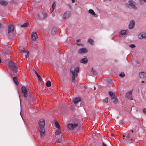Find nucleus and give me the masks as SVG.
<instances>
[{
	"label": "nucleus",
	"instance_id": "nucleus-29",
	"mask_svg": "<svg viewBox=\"0 0 146 146\" xmlns=\"http://www.w3.org/2000/svg\"><path fill=\"white\" fill-rule=\"evenodd\" d=\"M80 101H72L71 103L76 105L77 106V104Z\"/></svg>",
	"mask_w": 146,
	"mask_h": 146
},
{
	"label": "nucleus",
	"instance_id": "nucleus-12",
	"mask_svg": "<svg viewBox=\"0 0 146 146\" xmlns=\"http://www.w3.org/2000/svg\"><path fill=\"white\" fill-rule=\"evenodd\" d=\"M109 93L112 100H117L116 97L115 96L113 92L110 91L109 92Z\"/></svg>",
	"mask_w": 146,
	"mask_h": 146
},
{
	"label": "nucleus",
	"instance_id": "nucleus-22",
	"mask_svg": "<svg viewBox=\"0 0 146 146\" xmlns=\"http://www.w3.org/2000/svg\"><path fill=\"white\" fill-rule=\"evenodd\" d=\"M88 12L91 14L93 16H95L96 15L95 13L94 12V11L92 9H90L88 10Z\"/></svg>",
	"mask_w": 146,
	"mask_h": 146
},
{
	"label": "nucleus",
	"instance_id": "nucleus-37",
	"mask_svg": "<svg viewBox=\"0 0 146 146\" xmlns=\"http://www.w3.org/2000/svg\"><path fill=\"white\" fill-rule=\"evenodd\" d=\"M118 101H111V103L113 104H117L118 103Z\"/></svg>",
	"mask_w": 146,
	"mask_h": 146
},
{
	"label": "nucleus",
	"instance_id": "nucleus-16",
	"mask_svg": "<svg viewBox=\"0 0 146 146\" xmlns=\"http://www.w3.org/2000/svg\"><path fill=\"white\" fill-rule=\"evenodd\" d=\"M135 25V21L133 20H132L130 22L129 24V28L130 29H132Z\"/></svg>",
	"mask_w": 146,
	"mask_h": 146
},
{
	"label": "nucleus",
	"instance_id": "nucleus-27",
	"mask_svg": "<svg viewBox=\"0 0 146 146\" xmlns=\"http://www.w3.org/2000/svg\"><path fill=\"white\" fill-rule=\"evenodd\" d=\"M28 25V24L27 23H25L21 25V27H26Z\"/></svg>",
	"mask_w": 146,
	"mask_h": 146
},
{
	"label": "nucleus",
	"instance_id": "nucleus-14",
	"mask_svg": "<svg viewBox=\"0 0 146 146\" xmlns=\"http://www.w3.org/2000/svg\"><path fill=\"white\" fill-rule=\"evenodd\" d=\"M128 33V31L127 30H123L119 32V34L122 36L127 35Z\"/></svg>",
	"mask_w": 146,
	"mask_h": 146
},
{
	"label": "nucleus",
	"instance_id": "nucleus-52",
	"mask_svg": "<svg viewBox=\"0 0 146 146\" xmlns=\"http://www.w3.org/2000/svg\"><path fill=\"white\" fill-rule=\"evenodd\" d=\"M143 82H143L142 81V83H143Z\"/></svg>",
	"mask_w": 146,
	"mask_h": 146
},
{
	"label": "nucleus",
	"instance_id": "nucleus-21",
	"mask_svg": "<svg viewBox=\"0 0 146 146\" xmlns=\"http://www.w3.org/2000/svg\"><path fill=\"white\" fill-rule=\"evenodd\" d=\"M81 63L84 64H86L88 62V60L87 58H84L81 59L80 60Z\"/></svg>",
	"mask_w": 146,
	"mask_h": 146
},
{
	"label": "nucleus",
	"instance_id": "nucleus-15",
	"mask_svg": "<svg viewBox=\"0 0 146 146\" xmlns=\"http://www.w3.org/2000/svg\"><path fill=\"white\" fill-rule=\"evenodd\" d=\"M139 76L141 78H145L146 77V72H140L139 73Z\"/></svg>",
	"mask_w": 146,
	"mask_h": 146
},
{
	"label": "nucleus",
	"instance_id": "nucleus-10",
	"mask_svg": "<svg viewBox=\"0 0 146 146\" xmlns=\"http://www.w3.org/2000/svg\"><path fill=\"white\" fill-rule=\"evenodd\" d=\"M70 12L69 11H67L63 15V18L65 19H67L68 18L70 14Z\"/></svg>",
	"mask_w": 146,
	"mask_h": 146
},
{
	"label": "nucleus",
	"instance_id": "nucleus-5",
	"mask_svg": "<svg viewBox=\"0 0 146 146\" xmlns=\"http://www.w3.org/2000/svg\"><path fill=\"white\" fill-rule=\"evenodd\" d=\"M21 90L23 96L27 97L28 96V91L25 87L23 86L21 88Z\"/></svg>",
	"mask_w": 146,
	"mask_h": 146
},
{
	"label": "nucleus",
	"instance_id": "nucleus-13",
	"mask_svg": "<svg viewBox=\"0 0 146 146\" xmlns=\"http://www.w3.org/2000/svg\"><path fill=\"white\" fill-rule=\"evenodd\" d=\"M133 130H131V131H128L125 134L126 138H129L131 136H132V137H133V136L132 135L131 133H133Z\"/></svg>",
	"mask_w": 146,
	"mask_h": 146
},
{
	"label": "nucleus",
	"instance_id": "nucleus-39",
	"mask_svg": "<svg viewBox=\"0 0 146 146\" xmlns=\"http://www.w3.org/2000/svg\"><path fill=\"white\" fill-rule=\"evenodd\" d=\"M143 112L144 113L146 114V109L144 108L143 109Z\"/></svg>",
	"mask_w": 146,
	"mask_h": 146
},
{
	"label": "nucleus",
	"instance_id": "nucleus-48",
	"mask_svg": "<svg viewBox=\"0 0 146 146\" xmlns=\"http://www.w3.org/2000/svg\"><path fill=\"white\" fill-rule=\"evenodd\" d=\"M80 41V40H76V41L77 42H79Z\"/></svg>",
	"mask_w": 146,
	"mask_h": 146
},
{
	"label": "nucleus",
	"instance_id": "nucleus-4",
	"mask_svg": "<svg viewBox=\"0 0 146 146\" xmlns=\"http://www.w3.org/2000/svg\"><path fill=\"white\" fill-rule=\"evenodd\" d=\"M9 66L10 69L12 71L15 72H17V67L13 62L11 61L9 62Z\"/></svg>",
	"mask_w": 146,
	"mask_h": 146
},
{
	"label": "nucleus",
	"instance_id": "nucleus-42",
	"mask_svg": "<svg viewBox=\"0 0 146 146\" xmlns=\"http://www.w3.org/2000/svg\"><path fill=\"white\" fill-rule=\"evenodd\" d=\"M102 146H107V145L105 144L104 142L102 143Z\"/></svg>",
	"mask_w": 146,
	"mask_h": 146
},
{
	"label": "nucleus",
	"instance_id": "nucleus-9",
	"mask_svg": "<svg viewBox=\"0 0 146 146\" xmlns=\"http://www.w3.org/2000/svg\"><path fill=\"white\" fill-rule=\"evenodd\" d=\"M38 38V36L35 32L32 33L31 34V38L33 41H35L36 39Z\"/></svg>",
	"mask_w": 146,
	"mask_h": 146
},
{
	"label": "nucleus",
	"instance_id": "nucleus-11",
	"mask_svg": "<svg viewBox=\"0 0 146 146\" xmlns=\"http://www.w3.org/2000/svg\"><path fill=\"white\" fill-rule=\"evenodd\" d=\"M87 52V50L86 48H81L78 50V52L80 54H83Z\"/></svg>",
	"mask_w": 146,
	"mask_h": 146
},
{
	"label": "nucleus",
	"instance_id": "nucleus-23",
	"mask_svg": "<svg viewBox=\"0 0 146 146\" xmlns=\"http://www.w3.org/2000/svg\"><path fill=\"white\" fill-rule=\"evenodd\" d=\"M35 74L38 77V80L39 81H41V78L40 76V75H39L38 74V73H37V72L35 71Z\"/></svg>",
	"mask_w": 146,
	"mask_h": 146
},
{
	"label": "nucleus",
	"instance_id": "nucleus-41",
	"mask_svg": "<svg viewBox=\"0 0 146 146\" xmlns=\"http://www.w3.org/2000/svg\"><path fill=\"white\" fill-rule=\"evenodd\" d=\"M132 140L131 139H127V142H128V141H131Z\"/></svg>",
	"mask_w": 146,
	"mask_h": 146
},
{
	"label": "nucleus",
	"instance_id": "nucleus-33",
	"mask_svg": "<svg viewBox=\"0 0 146 146\" xmlns=\"http://www.w3.org/2000/svg\"><path fill=\"white\" fill-rule=\"evenodd\" d=\"M119 76H120L121 77L123 78L124 77L125 75L124 74L123 72H121V73L120 74Z\"/></svg>",
	"mask_w": 146,
	"mask_h": 146
},
{
	"label": "nucleus",
	"instance_id": "nucleus-30",
	"mask_svg": "<svg viewBox=\"0 0 146 146\" xmlns=\"http://www.w3.org/2000/svg\"><path fill=\"white\" fill-rule=\"evenodd\" d=\"M56 6V3L55 2H54L53 3V4H52V7L53 8V10H54V9H55Z\"/></svg>",
	"mask_w": 146,
	"mask_h": 146
},
{
	"label": "nucleus",
	"instance_id": "nucleus-3",
	"mask_svg": "<svg viewBox=\"0 0 146 146\" xmlns=\"http://www.w3.org/2000/svg\"><path fill=\"white\" fill-rule=\"evenodd\" d=\"M136 5V3L134 2L132 0H129L128 3H125V5L127 7L133 8L134 9H137L135 6Z\"/></svg>",
	"mask_w": 146,
	"mask_h": 146
},
{
	"label": "nucleus",
	"instance_id": "nucleus-25",
	"mask_svg": "<svg viewBox=\"0 0 146 146\" xmlns=\"http://www.w3.org/2000/svg\"><path fill=\"white\" fill-rule=\"evenodd\" d=\"M46 85L47 87H50L51 86V82L49 81H48L46 83Z\"/></svg>",
	"mask_w": 146,
	"mask_h": 146
},
{
	"label": "nucleus",
	"instance_id": "nucleus-36",
	"mask_svg": "<svg viewBox=\"0 0 146 146\" xmlns=\"http://www.w3.org/2000/svg\"><path fill=\"white\" fill-rule=\"evenodd\" d=\"M129 46L131 48H134L135 47V45L133 44L129 45Z\"/></svg>",
	"mask_w": 146,
	"mask_h": 146
},
{
	"label": "nucleus",
	"instance_id": "nucleus-51",
	"mask_svg": "<svg viewBox=\"0 0 146 146\" xmlns=\"http://www.w3.org/2000/svg\"><path fill=\"white\" fill-rule=\"evenodd\" d=\"M1 23H0V27H1Z\"/></svg>",
	"mask_w": 146,
	"mask_h": 146
},
{
	"label": "nucleus",
	"instance_id": "nucleus-35",
	"mask_svg": "<svg viewBox=\"0 0 146 146\" xmlns=\"http://www.w3.org/2000/svg\"><path fill=\"white\" fill-rule=\"evenodd\" d=\"M61 132V131L59 129H57L56 130V132H55L56 134H59Z\"/></svg>",
	"mask_w": 146,
	"mask_h": 146
},
{
	"label": "nucleus",
	"instance_id": "nucleus-8",
	"mask_svg": "<svg viewBox=\"0 0 146 146\" xmlns=\"http://www.w3.org/2000/svg\"><path fill=\"white\" fill-rule=\"evenodd\" d=\"M126 97L129 100H133L132 98V92L131 91L127 92L126 94Z\"/></svg>",
	"mask_w": 146,
	"mask_h": 146
},
{
	"label": "nucleus",
	"instance_id": "nucleus-1",
	"mask_svg": "<svg viewBox=\"0 0 146 146\" xmlns=\"http://www.w3.org/2000/svg\"><path fill=\"white\" fill-rule=\"evenodd\" d=\"M79 71V68L78 67L72 66L70 68V72L72 74V84L74 87V83L75 82V78H77L78 74Z\"/></svg>",
	"mask_w": 146,
	"mask_h": 146
},
{
	"label": "nucleus",
	"instance_id": "nucleus-49",
	"mask_svg": "<svg viewBox=\"0 0 146 146\" xmlns=\"http://www.w3.org/2000/svg\"><path fill=\"white\" fill-rule=\"evenodd\" d=\"M84 88L86 89V86H84Z\"/></svg>",
	"mask_w": 146,
	"mask_h": 146
},
{
	"label": "nucleus",
	"instance_id": "nucleus-40",
	"mask_svg": "<svg viewBox=\"0 0 146 146\" xmlns=\"http://www.w3.org/2000/svg\"><path fill=\"white\" fill-rule=\"evenodd\" d=\"M47 16V15L46 14L44 13V17H42V18H45Z\"/></svg>",
	"mask_w": 146,
	"mask_h": 146
},
{
	"label": "nucleus",
	"instance_id": "nucleus-20",
	"mask_svg": "<svg viewBox=\"0 0 146 146\" xmlns=\"http://www.w3.org/2000/svg\"><path fill=\"white\" fill-rule=\"evenodd\" d=\"M57 28L56 27H54L51 30V33L52 35H54L56 33V31L57 30Z\"/></svg>",
	"mask_w": 146,
	"mask_h": 146
},
{
	"label": "nucleus",
	"instance_id": "nucleus-31",
	"mask_svg": "<svg viewBox=\"0 0 146 146\" xmlns=\"http://www.w3.org/2000/svg\"><path fill=\"white\" fill-rule=\"evenodd\" d=\"M140 3L141 5H143L144 4V2L146 3V0H139Z\"/></svg>",
	"mask_w": 146,
	"mask_h": 146
},
{
	"label": "nucleus",
	"instance_id": "nucleus-32",
	"mask_svg": "<svg viewBox=\"0 0 146 146\" xmlns=\"http://www.w3.org/2000/svg\"><path fill=\"white\" fill-rule=\"evenodd\" d=\"M91 72L93 74H97L96 72L95 71V70L92 68V69L91 70Z\"/></svg>",
	"mask_w": 146,
	"mask_h": 146
},
{
	"label": "nucleus",
	"instance_id": "nucleus-50",
	"mask_svg": "<svg viewBox=\"0 0 146 146\" xmlns=\"http://www.w3.org/2000/svg\"><path fill=\"white\" fill-rule=\"evenodd\" d=\"M111 135L112 136H114V134H111Z\"/></svg>",
	"mask_w": 146,
	"mask_h": 146
},
{
	"label": "nucleus",
	"instance_id": "nucleus-34",
	"mask_svg": "<svg viewBox=\"0 0 146 146\" xmlns=\"http://www.w3.org/2000/svg\"><path fill=\"white\" fill-rule=\"evenodd\" d=\"M73 100H81V99L80 97H78L76 98Z\"/></svg>",
	"mask_w": 146,
	"mask_h": 146
},
{
	"label": "nucleus",
	"instance_id": "nucleus-26",
	"mask_svg": "<svg viewBox=\"0 0 146 146\" xmlns=\"http://www.w3.org/2000/svg\"><path fill=\"white\" fill-rule=\"evenodd\" d=\"M13 80L14 81V82L16 84H18V82L17 81V78L16 77H14L13 79Z\"/></svg>",
	"mask_w": 146,
	"mask_h": 146
},
{
	"label": "nucleus",
	"instance_id": "nucleus-38",
	"mask_svg": "<svg viewBox=\"0 0 146 146\" xmlns=\"http://www.w3.org/2000/svg\"><path fill=\"white\" fill-rule=\"evenodd\" d=\"M62 140L61 139H59L56 140V142L58 143H61Z\"/></svg>",
	"mask_w": 146,
	"mask_h": 146
},
{
	"label": "nucleus",
	"instance_id": "nucleus-46",
	"mask_svg": "<svg viewBox=\"0 0 146 146\" xmlns=\"http://www.w3.org/2000/svg\"><path fill=\"white\" fill-rule=\"evenodd\" d=\"M123 139H125V136L124 135H123Z\"/></svg>",
	"mask_w": 146,
	"mask_h": 146
},
{
	"label": "nucleus",
	"instance_id": "nucleus-2",
	"mask_svg": "<svg viewBox=\"0 0 146 146\" xmlns=\"http://www.w3.org/2000/svg\"><path fill=\"white\" fill-rule=\"evenodd\" d=\"M38 124L40 129V136L43 137L45 134V129L44 128L45 126V120L42 119H40L38 122Z\"/></svg>",
	"mask_w": 146,
	"mask_h": 146
},
{
	"label": "nucleus",
	"instance_id": "nucleus-17",
	"mask_svg": "<svg viewBox=\"0 0 146 146\" xmlns=\"http://www.w3.org/2000/svg\"><path fill=\"white\" fill-rule=\"evenodd\" d=\"M138 37L139 39L146 37V33L143 32L140 33L138 35Z\"/></svg>",
	"mask_w": 146,
	"mask_h": 146
},
{
	"label": "nucleus",
	"instance_id": "nucleus-28",
	"mask_svg": "<svg viewBox=\"0 0 146 146\" xmlns=\"http://www.w3.org/2000/svg\"><path fill=\"white\" fill-rule=\"evenodd\" d=\"M88 42L91 44H93L94 43V41L91 39H89L88 40Z\"/></svg>",
	"mask_w": 146,
	"mask_h": 146
},
{
	"label": "nucleus",
	"instance_id": "nucleus-19",
	"mask_svg": "<svg viewBox=\"0 0 146 146\" xmlns=\"http://www.w3.org/2000/svg\"><path fill=\"white\" fill-rule=\"evenodd\" d=\"M0 3L1 5L3 6H6L7 5V2L3 0H0Z\"/></svg>",
	"mask_w": 146,
	"mask_h": 146
},
{
	"label": "nucleus",
	"instance_id": "nucleus-44",
	"mask_svg": "<svg viewBox=\"0 0 146 146\" xmlns=\"http://www.w3.org/2000/svg\"><path fill=\"white\" fill-rule=\"evenodd\" d=\"M108 101H103V102H105L106 103H107L108 102Z\"/></svg>",
	"mask_w": 146,
	"mask_h": 146
},
{
	"label": "nucleus",
	"instance_id": "nucleus-7",
	"mask_svg": "<svg viewBox=\"0 0 146 146\" xmlns=\"http://www.w3.org/2000/svg\"><path fill=\"white\" fill-rule=\"evenodd\" d=\"M78 125L77 124H69L68 125L67 127L68 128L72 130L75 128L77 127Z\"/></svg>",
	"mask_w": 146,
	"mask_h": 146
},
{
	"label": "nucleus",
	"instance_id": "nucleus-43",
	"mask_svg": "<svg viewBox=\"0 0 146 146\" xmlns=\"http://www.w3.org/2000/svg\"><path fill=\"white\" fill-rule=\"evenodd\" d=\"M72 3H74L75 2V0H71Z\"/></svg>",
	"mask_w": 146,
	"mask_h": 146
},
{
	"label": "nucleus",
	"instance_id": "nucleus-24",
	"mask_svg": "<svg viewBox=\"0 0 146 146\" xmlns=\"http://www.w3.org/2000/svg\"><path fill=\"white\" fill-rule=\"evenodd\" d=\"M55 125L56 128H57L58 129H59L60 128V125L58 122L57 121L55 122Z\"/></svg>",
	"mask_w": 146,
	"mask_h": 146
},
{
	"label": "nucleus",
	"instance_id": "nucleus-47",
	"mask_svg": "<svg viewBox=\"0 0 146 146\" xmlns=\"http://www.w3.org/2000/svg\"><path fill=\"white\" fill-rule=\"evenodd\" d=\"M19 97L20 98V100H21V95L19 94Z\"/></svg>",
	"mask_w": 146,
	"mask_h": 146
},
{
	"label": "nucleus",
	"instance_id": "nucleus-6",
	"mask_svg": "<svg viewBox=\"0 0 146 146\" xmlns=\"http://www.w3.org/2000/svg\"><path fill=\"white\" fill-rule=\"evenodd\" d=\"M14 26L13 25H11L8 26V33L11 34L14 31Z\"/></svg>",
	"mask_w": 146,
	"mask_h": 146
},
{
	"label": "nucleus",
	"instance_id": "nucleus-18",
	"mask_svg": "<svg viewBox=\"0 0 146 146\" xmlns=\"http://www.w3.org/2000/svg\"><path fill=\"white\" fill-rule=\"evenodd\" d=\"M19 50L22 52H27V57H29V53L28 52H27L26 51L24 48L20 46L19 48Z\"/></svg>",
	"mask_w": 146,
	"mask_h": 146
},
{
	"label": "nucleus",
	"instance_id": "nucleus-45",
	"mask_svg": "<svg viewBox=\"0 0 146 146\" xmlns=\"http://www.w3.org/2000/svg\"><path fill=\"white\" fill-rule=\"evenodd\" d=\"M106 100H109V98H106Z\"/></svg>",
	"mask_w": 146,
	"mask_h": 146
}]
</instances>
